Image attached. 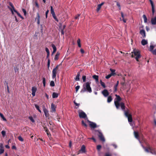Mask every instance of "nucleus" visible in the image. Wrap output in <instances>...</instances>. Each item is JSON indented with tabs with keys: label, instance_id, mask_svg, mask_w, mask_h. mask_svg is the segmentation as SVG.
I'll list each match as a JSON object with an SVG mask.
<instances>
[{
	"label": "nucleus",
	"instance_id": "59",
	"mask_svg": "<svg viewBox=\"0 0 156 156\" xmlns=\"http://www.w3.org/2000/svg\"><path fill=\"white\" fill-rule=\"evenodd\" d=\"M45 132H46L47 135L48 136H49V135H50V134H49V132H48V129H46L45 130Z\"/></svg>",
	"mask_w": 156,
	"mask_h": 156
},
{
	"label": "nucleus",
	"instance_id": "39",
	"mask_svg": "<svg viewBox=\"0 0 156 156\" xmlns=\"http://www.w3.org/2000/svg\"><path fill=\"white\" fill-rule=\"evenodd\" d=\"M100 83L101 85L104 88H105L106 87V86L105 85V83L102 81L101 80L100 81Z\"/></svg>",
	"mask_w": 156,
	"mask_h": 156
},
{
	"label": "nucleus",
	"instance_id": "13",
	"mask_svg": "<svg viewBox=\"0 0 156 156\" xmlns=\"http://www.w3.org/2000/svg\"><path fill=\"white\" fill-rule=\"evenodd\" d=\"M151 22L152 25H156V17H155L151 19Z\"/></svg>",
	"mask_w": 156,
	"mask_h": 156
},
{
	"label": "nucleus",
	"instance_id": "40",
	"mask_svg": "<svg viewBox=\"0 0 156 156\" xmlns=\"http://www.w3.org/2000/svg\"><path fill=\"white\" fill-rule=\"evenodd\" d=\"M29 119L30 120L33 122H35V120L33 118L32 116H30L29 117Z\"/></svg>",
	"mask_w": 156,
	"mask_h": 156
},
{
	"label": "nucleus",
	"instance_id": "26",
	"mask_svg": "<svg viewBox=\"0 0 156 156\" xmlns=\"http://www.w3.org/2000/svg\"><path fill=\"white\" fill-rule=\"evenodd\" d=\"M112 100V96H109L108 97L107 101L108 103H110Z\"/></svg>",
	"mask_w": 156,
	"mask_h": 156
},
{
	"label": "nucleus",
	"instance_id": "32",
	"mask_svg": "<svg viewBox=\"0 0 156 156\" xmlns=\"http://www.w3.org/2000/svg\"><path fill=\"white\" fill-rule=\"evenodd\" d=\"M0 116L2 118L4 121H6V119L5 118L3 115L1 113H0Z\"/></svg>",
	"mask_w": 156,
	"mask_h": 156
},
{
	"label": "nucleus",
	"instance_id": "9",
	"mask_svg": "<svg viewBox=\"0 0 156 156\" xmlns=\"http://www.w3.org/2000/svg\"><path fill=\"white\" fill-rule=\"evenodd\" d=\"M102 93L105 97H107L109 94V93L108 91L106 89L102 91Z\"/></svg>",
	"mask_w": 156,
	"mask_h": 156
},
{
	"label": "nucleus",
	"instance_id": "61",
	"mask_svg": "<svg viewBox=\"0 0 156 156\" xmlns=\"http://www.w3.org/2000/svg\"><path fill=\"white\" fill-rule=\"evenodd\" d=\"M61 29V34L63 35L64 34V31L63 30V29Z\"/></svg>",
	"mask_w": 156,
	"mask_h": 156
},
{
	"label": "nucleus",
	"instance_id": "12",
	"mask_svg": "<svg viewBox=\"0 0 156 156\" xmlns=\"http://www.w3.org/2000/svg\"><path fill=\"white\" fill-rule=\"evenodd\" d=\"M80 151L81 153H84L86 152L85 147L84 145H83L81 147Z\"/></svg>",
	"mask_w": 156,
	"mask_h": 156
},
{
	"label": "nucleus",
	"instance_id": "6",
	"mask_svg": "<svg viewBox=\"0 0 156 156\" xmlns=\"http://www.w3.org/2000/svg\"><path fill=\"white\" fill-rule=\"evenodd\" d=\"M79 116L80 118H85L86 119H87V118H86L87 117V115L85 112L82 111H81L79 112Z\"/></svg>",
	"mask_w": 156,
	"mask_h": 156
},
{
	"label": "nucleus",
	"instance_id": "5",
	"mask_svg": "<svg viewBox=\"0 0 156 156\" xmlns=\"http://www.w3.org/2000/svg\"><path fill=\"white\" fill-rule=\"evenodd\" d=\"M142 146L146 152H150L152 154H156V152L155 151V150L154 149L151 148V147H149L148 148H147L144 147L142 145Z\"/></svg>",
	"mask_w": 156,
	"mask_h": 156
},
{
	"label": "nucleus",
	"instance_id": "24",
	"mask_svg": "<svg viewBox=\"0 0 156 156\" xmlns=\"http://www.w3.org/2000/svg\"><path fill=\"white\" fill-rule=\"evenodd\" d=\"M80 72H78L77 73V75L75 78V80L76 81H78L80 80Z\"/></svg>",
	"mask_w": 156,
	"mask_h": 156
},
{
	"label": "nucleus",
	"instance_id": "30",
	"mask_svg": "<svg viewBox=\"0 0 156 156\" xmlns=\"http://www.w3.org/2000/svg\"><path fill=\"white\" fill-rule=\"evenodd\" d=\"M51 12L52 15H54V14H55L52 6H51Z\"/></svg>",
	"mask_w": 156,
	"mask_h": 156
},
{
	"label": "nucleus",
	"instance_id": "41",
	"mask_svg": "<svg viewBox=\"0 0 156 156\" xmlns=\"http://www.w3.org/2000/svg\"><path fill=\"white\" fill-rule=\"evenodd\" d=\"M50 85L51 87H54L55 86V83L53 81H51L50 83Z\"/></svg>",
	"mask_w": 156,
	"mask_h": 156
},
{
	"label": "nucleus",
	"instance_id": "43",
	"mask_svg": "<svg viewBox=\"0 0 156 156\" xmlns=\"http://www.w3.org/2000/svg\"><path fill=\"white\" fill-rule=\"evenodd\" d=\"M112 74H110L108 75L107 76H106L105 78L107 79H108L109 78L112 76Z\"/></svg>",
	"mask_w": 156,
	"mask_h": 156
},
{
	"label": "nucleus",
	"instance_id": "25",
	"mask_svg": "<svg viewBox=\"0 0 156 156\" xmlns=\"http://www.w3.org/2000/svg\"><path fill=\"white\" fill-rule=\"evenodd\" d=\"M58 96V94L56 93L55 92H54L52 94V97L53 98H57Z\"/></svg>",
	"mask_w": 156,
	"mask_h": 156
},
{
	"label": "nucleus",
	"instance_id": "8",
	"mask_svg": "<svg viewBox=\"0 0 156 156\" xmlns=\"http://www.w3.org/2000/svg\"><path fill=\"white\" fill-rule=\"evenodd\" d=\"M98 136L100 140L103 142H105V140L102 133L99 131H98Z\"/></svg>",
	"mask_w": 156,
	"mask_h": 156
},
{
	"label": "nucleus",
	"instance_id": "55",
	"mask_svg": "<svg viewBox=\"0 0 156 156\" xmlns=\"http://www.w3.org/2000/svg\"><path fill=\"white\" fill-rule=\"evenodd\" d=\"M45 51H46L47 52V54H48V53H50L49 50L47 48H45Z\"/></svg>",
	"mask_w": 156,
	"mask_h": 156
},
{
	"label": "nucleus",
	"instance_id": "58",
	"mask_svg": "<svg viewBox=\"0 0 156 156\" xmlns=\"http://www.w3.org/2000/svg\"><path fill=\"white\" fill-rule=\"evenodd\" d=\"M49 12V10H48L46 12V13H45V15H46V18H47V15H48V13Z\"/></svg>",
	"mask_w": 156,
	"mask_h": 156
},
{
	"label": "nucleus",
	"instance_id": "48",
	"mask_svg": "<svg viewBox=\"0 0 156 156\" xmlns=\"http://www.w3.org/2000/svg\"><path fill=\"white\" fill-rule=\"evenodd\" d=\"M80 88V86L78 85L76 87V92H77Z\"/></svg>",
	"mask_w": 156,
	"mask_h": 156
},
{
	"label": "nucleus",
	"instance_id": "16",
	"mask_svg": "<svg viewBox=\"0 0 156 156\" xmlns=\"http://www.w3.org/2000/svg\"><path fill=\"white\" fill-rule=\"evenodd\" d=\"M134 135L135 136V137L137 139V140H138L139 141L140 143H141V142L140 141V140L139 139V135L138 133L137 132H136L135 131H134Z\"/></svg>",
	"mask_w": 156,
	"mask_h": 156
},
{
	"label": "nucleus",
	"instance_id": "21",
	"mask_svg": "<svg viewBox=\"0 0 156 156\" xmlns=\"http://www.w3.org/2000/svg\"><path fill=\"white\" fill-rule=\"evenodd\" d=\"M92 77L95 80L96 82H98V76L96 75H94Z\"/></svg>",
	"mask_w": 156,
	"mask_h": 156
},
{
	"label": "nucleus",
	"instance_id": "11",
	"mask_svg": "<svg viewBox=\"0 0 156 156\" xmlns=\"http://www.w3.org/2000/svg\"><path fill=\"white\" fill-rule=\"evenodd\" d=\"M43 110L46 117H48L49 115L48 111L45 108V107H44L43 108Z\"/></svg>",
	"mask_w": 156,
	"mask_h": 156
},
{
	"label": "nucleus",
	"instance_id": "56",
	"mask_svg": "<svg viewBox=\"0 0 156 156\" xmlns=\"http://www.w3.org/2000/svg\"><path fill=\"white\" fill-rule=\"evenodd\" d=\"M80 16V15L79 14H77V16H76L75 17V19H78V18H79V17Z\"/></svg>",
	"mask_w": 156,
	"mask_h": 156
},
{
	"label": "nucleus",
	"instance_id": "23",
	"mask_svg": "<svg viewBox=\"0 0 156 156\" xmlns=\"http://www.w3.org/2000/svg\"><path fill=\"white\" fill-rule=\"evenodd\" d=\"M150 3L151 6L152 14L153 15L154 14V4L152 1L151 2H150Z\"/></svg>",
	"mask_w": 156,
	"mask_h": 156
},
{
	"label": "nucleus",
	"instance_id": "42",
	"mask_svg": "<svg viewBox=\"0 0 156 156\" xmlns=\"http://www.w3.org/2000/svg\"><path fill=\"white\" fill-rule=\"evenodd\" d=\"M2 134V136L4 137L5 135L6 132L5 131L3 130L1 132Z\"/></svg>",
	"mask_w": 156,
	"mask_h": 156
},
{
	"label": "nucleus",
	"instance_id": "45",
	"mask_svg": "<svg viewBox=\"0 0 156 156\" xmlns=\"http://www.w3.org/2000/svg\"><path fill=\"white\" fill-rule=\"evenodd\" d=\"M101 6H100L99 5H98L97 8V12H98L100 9L101 8Z\"/></svg>",
	"mask_w": 156,
	"mask_h": 156
},
{
	"label": "nucleus",
	"instance_id": "52",
	"mask_svg": "<svg viewBox=\"0 0 156 156\" xmlns=\"http://www.w3.org/2000/svg\"><path fill=\"white\" fill-rule=\"evenodd\" d=\"M53 17L54 18L55 20L57 22H58V19L56 18V17L55 16V14H54V15H52Z\"/></svg>",
	"mask_w": 156,
	"mask_h": 156
},
{
	"label": "nucleus",
	"instance_id": "47",
	"mask_svg": "<svg viewBox=\"0 0 156 156\" xmlns=\"http://www.w3.org/2000/svg\"><path fill=\"white\" fill-rule=\"evenodd\" d=\"M22 10L24 13V15L26 16L27 14V12L25 9H22Z\"/></svg>",
	"mask_w": 156,
	"mask_h": 156
},
{
	"label": "nucleus",
	"instance_id": "60",
	"mask_svg": "<svg viewBox=\"0 0 156 156\" xmlns=\"http://www.w3.org/2000/svg\"><path fill=\"white\" fill-rule=\"evenodd\" d=\"M80 52L81 53L83 54L84 53V51L83 49H81L80 50Z\"/></svg>",
	"mask_w": 156,
	"mask_h": 156
},
{
	"label": "nucleus",
	"instance_id": "10",
	"mask_svg": "<svg viewBox=\"0 0 156 156\" xmlns=\"http://www.w3.org/2000/svg\"><path fill=\"white\" fill-rule=\"evenodd\" d=\"M37 88L36 87H33L32 88V95L34 97L35 95V93L37 91Z\"/></svg>",
	"mask_w": 156,
	"mask_h": 156
},
{
	"label": "nucleus",
	"instance_id": "50",
	"mask_svg": "<svg viewBox=\"0 0 156 156\" xmlns=\"http://www.w3.org/2000/svg\"><path fill=\"white\" fill-rule=\"evenodd\" d=\"M101 145H98L97 147V149L98 151H99L101 148Z\"/></svg>",
	"mask_w": 156,
	"mask_h": 156
},
{
	"label": "nucleus",
	"instance_id": "22",
	"mask_svg": "<svg viewBox=\"0 0 156 156\" xmlns=\"http://www.w3.org/2000/svg\"><path fill=\"white\" fill-rule=\"evenodd\" d=\"M119 83V81H117V82L116 84L115 85V86H114V92H115L117 91V87Z\"/></svg>",
	"mask_w": 156,
	"mask_h": 156
},
{
	"label": "nucleus",
	"instance_id": "44",
	"mask_svg": "<svg viewBox=\"0 0 156 156\" xmlns=\"http://www.w3.org/2000/svg\"><path fill=\"white\" fill-rule=\"evenodd\" d=\"M82 78L83 81V82H85L86 80V76H82Z\"/></svg>",
	"mask_w": 156,
	"mask_h": 156
},
{
	"label": "nucleus",
	"instance_id": "33",
	"mask_svg": "<svg viewBox=\"0 0 156 156\" xmlns=\"http://www.w3.org/2000/svg\"><path fill=\"white\" fill-rule=\"evenodd\" d=\"M110 70L111 72V73L110 74H112V76L115 74V70L110 69Z\"/></svg>",
	"mask_w": 156,
	"mask_h": 156
},
{
	"label": "nucleus",
	"instance_id": "53",
	"mask_svg": "<svg viewBox=\"0 0 156 156\" xmlns=\"http://www.w3.org/2000/svg\"><path fill=\"white\" fill-rule=\"evenodd\" d=\"M105 156H112V154L108 153H106Z\"/></svg>",
	"mask_w": 156,
	"mask_h": 156
},
{
	"label": "nucleus",
	"instance_id": "2",
	"mask_svg": "<svg viewBox=\"0 0 156 156\" xmlns=\"http://www.w3.org/2000/svg\"><path fill=\"white\" fill-rule=\"evenodd\" d=\"M90 83L87 82L83 85V88L80 91L81 93H83L85 91H88L90 93L92 92V90L90 87Z\"/></svg>",
	"mask_w": 156,
	"mask_h": 156
},
{
	"label": "nucleus",
	"instance_id": "29",
	"mask_svg": "<svg viewBox=\"0 0 156 156\" xmlns=\"http://www.w3.org/2000/svg\"><path fill=\"white\" fill-rule=\"evenodd\" d=\"M37 23L38 24H39L40 23V16L39 14L38 13H37Z\"/></svg>",
	"mask_w": 156,
	"mask_h": 156
},
{
	"label": "nucleus",
	"instance_id": "27",
	"mask_svg": "<svg viewBox=\"0 0 156 156\" xmlns=\"http://www.w3.org/2000/svg\"><path fill=\"white\" fill-rule=\"evenodd\" d=\"M60 55V53L58 52H57L55 56V57L54 58V60H56L58 59L59 56Z\"/></svg>",
	"mask_w": 156,
	"mask_h": 156
},
{
	"label": "nucleus",
	"instance_id": "57",
	"mask_svg": "<svg viewBox=\"0 0 156 156\" xmlns=\"http://www.w3.org/2000/svg\"><path fill=\"white\" fill-rule=\"evenodd\" d=\"M50 60L49 59H48V68L50 66Z\"/></svg>",
	"mask_w": 156,
	"mask_h": 156
},
{
	"label": "nucleus",
	"instance_id": "1",
	"mask_svg": "<svg viewBox=\"0 0 156 156\" xmlns=\"http://www.w3.org/2000/svg\"><path fill=\"white\" fill-rule=\"evenodd\" d=\"M115 96L116 97L114 100V104L116 108L117 109H119L120 106L122 110L125 109V106L124 104L122 102H121L120 104L119 103V102L121 100L120 97L117 94H115Z\"/></svg>",
	"mask_w": 156,
	"mask_h": 156
},
{
	"label": "nucleus",
	"instance_id": "17",
	"mask_svg": "<svg viewBox=\"0 0 156 156\" xmlns=\"http://www.w3.org/2000/svg\"><path fill=\"white\" fill-rule=\"evenodd\" d=\"M51 108L52 112H55V111L56 107L53 103H52L51 105Z\"/></svg>",
	"mask_w": 156,
	"mask_h": 156
},
{
	"label": "nucleus",
	"instance_id": "14",
	"mask_svg": "<svg viewBox=\"0 0 156 156\" xmlns=\"http://www.w3.org/2000/svg\"><path fill=\"white\" fill-rule=\"evenodd\" d=\"M140 34L142 35L143 37L144 38L146 37L145 32L144 30H141L140 31Z\"/></svg>",
	"mask_w": 156,
	"mask_h": 156
},
{
	"label": "nucleus",
	"instance_id": "49",
	"mask_svg": "<svg viewBox=\"0 0 156 156\" xmlns=\"http://www.w3.org/2000/svg\"><path fill=\"white\" fill-rule=\"evenodd\" d=\"M82 124L83 126H85V127H87V124L84 122L83 120H82Z\"/></svg>",
	"mask_w": 156,
	"mask_h": 156
},
{
	"label": "nucleus",
	"instance_id": "15",
	"mask_svg": "<svg viewBox=\"0 0 156 156\" xmlns=\"http://www.w3.org/2000/svg\"><path fill=\"white\" fill-rule=\"evenodd\" d=\"M87 121L90 123V126L93 128H95L96 127V124L95 123L90 122V121H89L88 119H87Z\"/></svg>",
	"mask_w": 156,
	"mask_h": 156
},
{
	"label": "nucleus",
	"instance_id": "62",
	"mask_svg": "<svg viewBox=\"0 0 156 156\" xmlns=\"http://www.w3.org/2000/svg\"><path fill=\"white\" fill-rule=\"evenodd\" d=\"M66 26L65 25H63L62 27H61L60 28V29H63L64 30V29L65 28Z\"/></svg>",
	"mask_w": 156,
	"mask_h": 156
},
{
	"label": "nucleus",
	"instance_id": "34",
	"mask_svg": "<svg viewBox=\"0 0 156 156\" xmlns=\"http://www.w3.org/2000/svg\"><path fill=\"white\" fill-rule=\"evenodd\" d=\"M77 43L78 46L80 48L81 47V45L80 44V39H78L77 40Z\"/></svg>",
	"mask_w": 156,
	"mask_h": 156
},
{
	"label": "nucleus",
	"instance_id": "64",
	"mask_svg": "<svg viewBox=\"0 0 156 156\" xmlns=\"http://www.w3.org/2000/svg\"><path fill=\"white\" fill-rule=\"evenodd\" d=\"M117 5L118 7H119V9H120L121 8L119 3L118 2H117Z\"/></svg>",
	"mask_w": 156,
	"mask_h": 156
},
{
	"label": "nucleus",
	"instance_id": "51",
	"mask_svg": "<svg viewBox=\"0 0 156 156\" xmlns=\"http://www.w3.org/2000/svg\"><path fill=\"white\" fill-rule=\"evenodd\" d=\"M8 7L11 11V12L12 13V14H14V12H13L14 11H13V9H12L9 6H8Z\"/></svg>",
	"mask_w": 156,
	"mask_h": 156
},
{
	"label": "nucleus",
	"instance_id": "7",
	"mask_svg": "<svg viewBox=\"0 0 156 156\" xmlns=\"http://www.w3.org/2000/svg\"><path fill=\"white\" fill-rule=\"evenodd\" d=\"M58 65H57L55 68L52 70V78L55 79V78L56 76V74L57 73V70L58 68Z\"/></svg>",
	"mask_w": 156,
	"mask_h": 156
},
{
	"label": "nucleus",
	"instance_id": "18",
	"mask_svg": "<svg viewBox=\"0 0 156 156\" xmlns=\"http://www.w3.org/2000/svg\"><path fill=\"white\" fill-rule=\"evenodd\" d=\"M155 46H154L153 45H151L150 46V48H149V50L151 51L152 54H153V52L154 51V50H153L154 48L155 47Z\"/></svg>",
	"mask_w": 156,
	"mask_h": 156
},
{
	"label": "nucleus",
	"instance_id": "35",
	"mask_svg": "<svg viewBox=\"0 0 156 156\" xmlns=\"http://www.w3.org/2000/svg\"><path fill=\"white\" fill-rule=\"evenodd\" d=\"M143 17L144 18V23L147 22V18L145 15H143Z\"/></svg>",
	"mask_w": 156,
	"mask_h": 156
},
{
	"label": "nucleus",
	"instance_id": "38",
	"mask_svg": "<svg viewBox=\"0 0 156 156\" xmlns=\"http://www.w3.org/2000/svg\"><path fill=\"white\" fill-rule=\"evenodd\" d=\"M42 82L43 84L44 87H45V78L44 77H43L42 78Z\"/></svg>",
	"mask_w": 156,
	"mask_h": 156
},
{
	"label": "nucleus",
	"instance_id": "20",
	"mask_svg": "<svg viewBox=\"0 0 156 156\" xmlns=\"http://www.w3.org/2000/svg\"><path fill=\"white\" fill-rule=\"evenodd\" d=\"M141 43L142 45H145L147 44V41L144 39H143L142 40Z\"/></svg>",
	"mask_w": 156,
	"mask_h": 156
},
{
	"label": "nucleus",
	"instance_id": "28",
	"mask_svg": "<svg viewBox=\"0 0 156 156\" xmlns=\"http://www.w3.org/2000/svg\"><path fill=\"white\" fill-rule=\"evenodd\" d=\"M14 12H16L17 15L20 17L22 19H23L24 18L23 17L20 15V14L15 9L14 10Z\"/></svg>",
	"mask_w": 156,
	"mask_h": 156
},
{
	"label": "nucleus",
	"instance_id": "46",
	"mask_svg": "<svg viewBox=\"0 0 156 156\" xmlns=\"http://www.w3.org/2000/svg\"><path fill=\"white\" fill-rule=\"evenodd\" d=\"M18 139L19 140L21 141H23V140L22 137L21 136H19L18 137Z\"/></svg>",
	"mask_w": 156,
	"mask_h": 156
},
{
	"label": "nucleus",
	"instance_id": "19",
	"mask_svg": "<svg viewBox=\"0 0 156 156\" xmlns=\"http://www.w3.org/2000/svg\"><path fill=\"white\" fill-rule=\"evenodd\" d=\"M53 49V51L51 54L52 55H53V54L55 53L56 51V47L55 45L54 44H52L51 45Z\"/></svg>",
	"mask_w": 156,
	"mask_h": 156
},
{
	"label": "nucleus",
	"instance_id": "4",
	"mask_svg": "<svg viewBox=\"0 0 156 156\" xmlns=\"http://www.w3.org/2000/svg\"><path fill=\"white\" fill-rule=\"evenodd\" d=\"M125 112V115L128 118V121L129 122H130V125L132 126H134L133 123L132 122V115L131 114L128 115V112H126L124 111Z\"/></svg>",
	"mask_w": 156,
	"mask_h": 156
},
{
	"label": "nucleus",
	"instance_id": "63",
	"mask_svg": "<svg viewBox=\"0 0 156 156\" xmlns=\"http://www.w3.org/2000/svg\"><path fill=\"white\" fill-rule=\"evenodd\" d=\"M153 54L156 55V48L154 50V51L153 52Z\"/></svg>",
	"mask_w": 156,
	"mask_h": 156
},
{
	"label": "nucleus",
	"instance_id": "36",
	"mask_svg": "<svg viewBox=\"0 0 156 156\" xmlns=\"http://www.w3.org/2000/svg\"><path fill=\"white\" fill-rule=\"evenodd\" d=\"M9 4L10 5V6H11V8L12 9L13 11L15 10V8L13 5L12 4L11 2H9Z\"/></svg>",
	"mask_w": 156,
	"mask_h": 156
},
{
	"label": "nucleus",
	"instance_id": "54",
	"mask_svg": "<svg viewBox=\"0 0 156 156\" xmlns=\"http://www.w3.org/2000/svg\"><path fill=\"white\" fill-rule=\"evenodd\" d=\"M35 6L38 8H39V6L38 3L37 2V1H36L35 2Z\"/></svg>",
	"mask_w": 156,
	"mask_h": 156
},
{
	"label": "nucleus",
	"instance_id": "37",
	"mask_svg": "<svg viewBox=\"0 0 156 156\" xmlns=\"http://www.w3.org/2000/svg\"><path fill=\"white\" fill-rule=\"evenodd\" d=\"M4 150L2 146H0V154H1L4 152Z\"/></svg>",
	"mask_w": 156,
	"mask_h": 156
},
{
	"label": "nucleus",
	"instance_id": "3",
	"mask_svg": "<svg viewBox=\"0 0 156 156\" xmlns=\"http://www.w3.org/2000/svg\"><path fill=\"white\" fill-rule=\"evenodd\" d=\"M133 54H132V57H133L135 56V58L137 61H138V59L141 57V55L139 51L136 50H134L133 52H132Z\"/></svg>",
	"mask_w": 156,
	"mask_h": 156
},
{
	"label": "nucleus",
	"instance_id": "31",
	"mask_svg": "<svg viewBox=\"0 0 156 156\" xmlns=\"http://www.w3.org/2000/svg\"><path fill=\"white\" fill-rule=\"evenodd\" d=\"M35 107L40 112H41V111L39 107L36 104L35 105Z\"/></svg>",
	"mask_w": 156,
	"mask_h": 156
}]
</instances>
